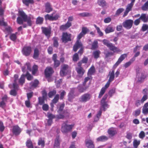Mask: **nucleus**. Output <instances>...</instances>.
<instances>
[{
  "mask_svg": "<svg viewBox=\"0 0 148 148\" xmlns=\"http://www.w3.org/2000/svg\"><path fill=\"white\" fill-rule=\"evenodd\" d=\"M108 76H109V80L105 86L103 87L101 89L98 96L99 98H100L103 96L105 93L106 89L109 86L110 82L114 79V71L112 70L111 71H110L109 73Z\"/></svg>",
  "mask_w": 148,
  "mask_h": 148,
  "instance_id": "obj_1",
  "label": "nucleus"
},
{
  "mask_svg": "<svg viewBox=\"0 0 148 148\" xmlns=\"http://www.w3.org/2000/svg\"><path fill=\"white\" fill-rule=\"evenodd\" d=\"M68 121H66L64 122L62 125L61 131L63 133H66L68 132L71 131L74 126L73 124H68Z\"/></svg>",
  "mask_w": 148,
  "mask_h": 148,
  "instance_id": "obj_2",
  "label": "nucleus"
},
{
  "mask_svg": "<svg viewBox=\"0 0 148 148\" xmlns=\"http://www.w3.org/2000/svg\"><path fill=\"white\" fill-rule=\"evenodd\" d=\"M18 13L20 16L17 17V22L18 24L21 25L23 24L24 21H27L28 17L23 11H19Z\"/></svg>",
  "mask_w": 148,
  "mask_h": 148,
  "instance_id": "obj_3",
  "label": "nucleus"
},
{
  "mask_svg": "<svg viewBox=\"0 0 148 148\" xmlns=\"http://www.w3.org/2000/svg\"><path fill=\"white\" fill-rule=\"evenodd\" d=\"M137 76L138 77L137 82L140 83H142L144 79L147 77L146 74L145 72L142 71L140 69H139L137 71Z\"/></svg>",
  "mask_w": 148,
  "mask_h": 148,
  "instance_id": "obj_4",
  "label": "nucleus"
},
{
  "mask_svg": "<svg viewBox=\"0 0 148 148\" xmlns=\"http://www.w3.org/2000/svg\"><path fill=\"white\" fill-rule=\"evenodd\" d=\"M81 48L78 51V53L81 55L83 53V48H82V45L80 41L77 40L73 47V50L75 52L77 51V49Z\"/></svg>",
  "mask_w": 148,
  "mask_h": 148,
  "instance_id": "obj_5",
  "label": "nucleus"
},
{
  "mask_svg": "<svg viewBox=\"0 0 148 148\" xmlns=\"http://www.w3.org/2000/svg\"><path fill=\"white\" fill-rule=\"evenodd\" d=\"M107 97L108 95L105 94L101 100V109L104 111H105L106 108H108V105L106 101Z\"/></svg>",
  "mask_w": 148,
  "mask_h": 148,
  "instance_id": "obj_6",
  "label": "nucleus"
},
{
  "mask_svg": "<svg viewBox=\"0 0 148 148\" xmlns=\"http://www.w3.org/2000/svg\"><path fill=\"white\" fill-rule=\"evenodd\" d=\"M133 21L131 19L126 20L123 23V27L127 29H130L132 27Z\"/></svg>",
  "mask_w": 148,
  "mask_h": 148,
  "instance_id": "obj_7",
  "label": "nucleus"
},
{
  "mask_svg": "<svg viewBox=\"0 0 148 148\" xmlns=\"http://www.w3.org/2000/svg\"><path fill=\"white\" fill-rule=\"evenodd\" d=\"M71 34H68L66 32L63 33L62 38V42L66 43L68 41H71Z\"/></svg>",
  "mask_w": 148,
  "mask_h": 148,
  "instance_id": "obj_8",
  "label": "nucleus"
},
{
  "mask_svg": "<svg viewBox=\"0 0 148 148\" xmlns=\"http://www.w3.org/2000/svg\"><path fill=\"white\" fill-rule=\"evenodd\" d=\"M91 97L90 94L88 93H86L82 95L79 98V101L83 102H85L89 100Z\"/></svg>",
  "mask_w": 148,
  "mask_h": 148,
  "instance_id": "obj_9",
  "label": "nucleus"
},
{
  "mask_svg": "<svg viewBox=\"0 0 148 148\" xmlns=\"http://www.w3.org/2000/svg\"><path fill=\"white\" fill-rule=\"evenodd\" d=\"M68 67V66L66 64H63L61 66V68L60 72V74L61 76H64L66 74Z\"/></svg>",
  "mask_w": 148,
  "mask_h": 148,
  "instance_id": "obj_10",
  "label": "nucleus"
},
{
  "mask_svg": "<svg viewBox=\"0 0 148 148\" xmlns=\"http://www.w3.org/2000/svg\"><path fill=\"white\" fill-rule=\"evenodd\" d=\"M107 47L109 48L110 50L113 51L114 52H118L121 51L120 49L115 47L112 43H110L108 45Z\"/></svg>",
  "mask_w": 148,
  "mask_h": 148,
  "instance_id": "obj_11",
  "label": "nucleus"
},
{
  "mask_svg": "<svg viewBox=\"0 0 148 148\" xmlns=\"http://www.w3.org/2000/svg\"><path fill=\"white\" fill-rule=\"evenodd\" d=\"M53 72L52 68L50 67H47L45 69V71L46 76L47 77H49L53 73Z\"/></svg>",
  "mask_w": 148,
  "mask_h": 148,
  "instance_id": "obj_12",
  "label": "nucleus"
},
{
  "mask_svg": "<svg viewBox=\"0 0 148 148\" xmlns=\"http://www.w3.org/2000/svg\"><path fill=\"white\" fill-rule=\"evenodd\" d=\"M31 51V48L30 47H24L22 49V52L24 55L25 56H28L30 54Z\"/></svg>",
  "mask_w": 148,
  "mask_h": 148,
  "instance_id": "obj_13",
  "label": "nucleus"
},
{
  "mask_svg": "<svg viewBox=\"0 0 148 148\" xmlns=\"http://www.w3.org/2000/svg\"><path fill=\"white\" fill-rule=\"evenodd\" d=\"M133 5L131 3L128 4L126 6V9L125 12H124L123 17H124L126 16L128 12L132 10V8Z\"/></svg>",
  "mask_w": 148,
  "mask_h": 148,
  "instance_id": "obj_14",
  "label": "nucleus"
},
{
  "mask_svg": "<svg viewBox=\"0 0 148 148\" xmlns=\"http://www.w3.org/2000/svg\"><path fill=\"white\" fill-rule=\"evenodd\" d=\"M86 145L88 148H94L93 142L90 139H87L85 141Z\"/></svg>",
  "mask_w": 148,
  "mask_h": 148,
  "instance_id": "obj_15",
  "label": "nucleus"
},
{
  "mask_svg": "<svg viewBox=\"0 0 148 148\" xmlns=\"http://www.w3.org/2000/svg\"><path fill=\"white\" fill-rule=\"evenodd\" d=\"M127 54H124L121 55L120 58H119L118 60L114 65V66H117L118 65L127 57Z\"/></svg>",
  "mask_w": 148,
  "mask_h": 148,
  "instance_id": "obj_16",
  "label": "nucleus"
},
{
  "mask_svg": "<svg viewBox=\"0 0 148 148\" xmlns=\"http://www.w3.org/2000/svg\"><path fill=\"white\" fill-rule=\"evenodd\" d=\"M21 132L20 128L18 126H14L13 127L12 132L14 134L16 135H18Z\"/></svg>",
  "mask_w": 148,
  "mask_h": 148,
  "instance_id": "obj_17",
  "label": "nucleus"
},
{
  "mask_svg": "<svg viewBox=\"0 0 148 148\" xmlns=\"http://www.w3.org/2000/svg\"><path fill=\"white\" fill-rule=\"evenodd\" d=\"M43 32L47 37H49L51 33V29L47 27H42Z\"/></svg>",
  "mask_w": 148,
  "mask_h": 148,
  "instance_id": "obj_18",
  "label": "nucleus"
},
{
  "mask_svg": "<svg viewBox=\"0 0 148 148\" xmlns=\"http://www.w3.org/2000/svg\"><path fill=\"white\" fill-rule=\"evenodd\" d=\"M76 70L77 73L79 77L82 76L85 72V70L82 67L76 68Z\"/></svg>",
  "mask_w": 148,
  "mask_h": 148,
  "instance_id": "obj_19",
  "label": "nucleus"
},
{
  "mask_svg": "<svg viewBox=\"0 0 148 148\" xmlns=\"http://www.w3.org/2000/svg\"><path fill=\"white\" fill-rule=\"evenodd\" d=\"M27 69L30 71L32 70L30 64L28 63L27 62L25 65L22 68V71L24 73L26 72Z\"/></svg>",
  "mask_w": 148,
  "mask_h": 148,
  "instance_id": "obj_20",
  "label": "nucleus"
},
{
  "mask_svg": "<svg viewBox=\"0 0 148 148\" xmlns=\"http://www.w3.org/2000/svg\"><path fill=\"white\" fill-rule=\"evenodd\" d=\"M71 23H66L65 25H61L60 27V29L61 30H66L71 27Z\"/></svg>",
  "mask_w": 148,
  "mask_h": 148,
  "instance_id": "obj_21",
  "label": "nucleus"
},
{
  "mask_svg": "<svg viewBox=\"0 0 148 148\" xmlns=\"http://www.w3.org/2000/svg\"><path fill=\"white\" fill-rule=\"evenodd\" d=\"M88 87L82 85H79L77 87L78 91L81 93L85 91L88 88Z\"/></svg>",
  "mask_w": 148,
  "mask_h": 148,
  "instance_id": "obj_22",
  "label": "nucleus"
},
{
  "mask_svg": "<svg viewBox=\"0 0 148 148\" xmlns=\"http://www.w3.org/2000/svg\"><path fill=\"white\" fill-rule=\"evenodd\" d=\"M97 3L102 8L106 7L107 4L105 0H98Z\"/></svg>",
  "mask_w": 148,
  "mask_h": 148,
  "instance_id": "obj_23",
  "label": "nucleus"
},
{
  "mask_svg": "<svg viewBox=\"0 0 148 148\" xmlns=\"http://www.w3.org/2000/svg\"><path fill=\"white\" fill-rule=\"evenodd\" d=\"M60 141L59 137L58 136H56L54 145V148H59Z\"/></svg>",
  "mask_w": 148,
  "mask_h": 148,
  "instance_id": "obj_24",
  "label": "nucleus"
},
{
  "mask_svg": "<svg viewBox=\"0 0 148 148\" xmlns=\"http://www.w3.org/2000/svg\"><path fill=\"white\" fill-rule=\"evenodd\" d=\"M7 97L6 95H4L2 98V101L0 102V107L3 108L5 106V102L7 100Z\"/></svg>",
  "mask_w": 148,
  "mask_h": 148,
  "instance_id": "obj_25",
  "label": "nucleus"
},
{
  "mask_svg": "<svg viewBox=\"0 0 148 148\" xmlns=\"http://www.w3.org/2000/svg\"><path fill=\"white\" fill-rule=\"evenodd\" d=\"M18 75H17L15 74L14 75V83L13 84V88L16 90L18 89V86L16 83L18 79Z\"/></svg>",
  "mask_w": 148,
  "mask_h": 148,
  "instance_id": "obj_26",
  "label": "nucleus"
},
{
  "mask_svg": "<svg viewBox=\"0 0 148 148\" xmlns=\"http://www.w3.org/2000/svg\"><path fill=\"white\" fill-rule=\"evenodd\" d=\"M139 18L140 20H141L144 22H147L148 21V16L146 14H141Z\"/></svg>",
  "mask_w": 148,
  "mask_h": 148,
  "instance_id": "obj_27",
  "label": "nucleus"
},
{
  "mask_svg": "<svg viewBox=\"0 0 148 148\" xmlns=\"http://www.w3.org/2000/svg\"><path fill=\"white\" fill-rule=\"evenodd\" d=\"M53 10L52 8L49 3H47L45 5V12L47 13H49Z\"/></svg>",
  "mask_w": 148,
  "mask_h": 148,
  "instance_id": "obj_28",
  "label": "nucleus"
},
{
  "mask_svg": "<svg viewBox=\"0 0 148 148\" xmlns=\"http://www.w3.org/2000/svg\"><path fill=\"white\" fill-rule=\"evenodd\" d=\"M39 54V51L37 48H35L34 51V54L33 56L34 58L37 59H38Z\"/></svg>",
  "mask_w": 148,
  "mask_h": 148,
  "instance_id": "obj_29",
  "label": "nucleus"
},
{
  "mask_svg": "<svg viewBox=\"0 0 148 148\" xmlns=\"http://www.w3.org/2000/svg\"><path fill=\"white\" fill-rule=\"evenodd\" d=\"M108 134L111 136H113L116 133V131L113 128L109 129L108 131Z\"/></svg>",
  "mask_w": 148,
  "mask_h": 148,
  "instance_id": "obj_30",
  "label": "nucleus"
},
{
  "mask_svg": "<svg viewBox=\"0 0 148 148\" xmlns=\"http://www.w3.org/2000/svg\"><path fill=\"white\" fill-rule=\"evenodd\" d=\"M38 84V81L37 80H34V82H32L30 83L31 86L30 88H33L36 87Z\"/></svg>",
  "mask_w": 148,
  "mask_h": 148,
  "instance_id": "obj_31",
  "label": "nucleus"
},
{
  "mask_svg": "<svg viewBox=\"0 0 148 148\" xmlns=\"http://www.w3.org/2000/svg\"><path fill=\"white\" fill-rule=\"evenodd\" d=\"M108 138L105 136H101L97 138V140L98 141H104L107 140Z\"/></svg>",
  "mask_w": 148,
  "mask_h": 148,
  "instance_id": "obj_32",
  "label": "nucleus"
},
{
  "mask_svg": "<svg viewBox=\"0 0 148 148\" xmlns=\"http://www.w3.org/2000/svg\"><path fill=\"white\" fill-rule=\"evenodd\" d=\"M140 140H137L136 139H134L133 142V145L134 148H137L138 146L140 144Z\"/></svg>",
  "mask_w": 148,
  "mask_h": 148,
  "instance_id": "obj_33",
  "label": "nucleus"
},
{
  "mask_svg": "<svg viewBox=\"0 0 148 148\" xmlns=\"http://www.w3.org/2000/svg\"><path fill=\"white\" fill-rule=\"evenodd\" d=\"M101 52L99 50H97L93 52V55L94 58H97L99 57Z\"/></svg>",
  "mask_w": 148,
  "mask_h": 148,
  "instance_id": "obj_34",
  "label": "nucleus"
},
{
  "mask_svg": "<svg viewBox=\"0 0 148 148\" xmlns=\"http://www.w3.org/2000/svg\"><path fill=\"white\" fill-rule=\"evenodd\" d=\"M114 29L113 28L110 26H108L105 29V32L106 33H109L113 32Z\"/></svg>",
  "mask_w": 148,
  "mask_h": 148,
  "instance_id": "obj_35",
  "label": "nucleus"
},
{
  "mask_svg": "<svg viewBox=\"0 0 148 148\" xmlns=\"http://www.w3.org/2000/svg\"><path fill=\"white\" fill-rule=\"evenodd\" d=\"M22 1L27 6H28L29 3H33L34 2L33 0H23Z\"/></svg>",
  "mask_w": 148,
  "mask_h": 148,
  "instance_id": "obj_36",
  "label": "nucleus"
},
{
  "mask_svg": "<svg viewBox=\"0 0 148 148\" xmlns=\"http://www.w3.org/2000/svg\"><path fill=\"white\" fill-rule=\"evenodd\" d=\"M25 75L23 74L19 79V82L20 84L22 85L25 82Z\"/></svg>",
  "mask_w": 148,
  "mask_h": 148,
  "instance_id": "obj_37",
  "label": "nucleus"
},
{
  "mask_svg": "<svg viewBox=\"0 0 148 148\" xmlns=\"http://www.w3.org/2000/svg\"><path fill=\"white\" fill-rule=\"evenodd\" d=\"M94 26L97 30V32L99 36H101L103 35V33L101 31L100 28L97 27L96 25H94Z\"/></svg>",
  "mask_w": 148,
  "mask_h": 148,
  "instance_id": "obj_38",
  "label": "nucleus"
},
{
  "mask_svg": "<svg viewBox=\"0 0 148 148\" xmlns=\"http://www.w3.org/2000/svg\"><path fill=\"white\" fill-rule=\"evenodd\" d=\"M95 71V67L93 66H92L89 69L88 73V74L91 75Z\"/></svg>",
  "mask_w": 148,
  "mask_h": 148,
  "instance_id": "obj_39",
  "label": "nucleus"
},
{
  "mask_svg": "<svg viewBox=\"0 0 148 148\" xmlns=\"http://www.w3.org/2000/svg\"><path fill=\"white\" fill-rule=\"evenodd\" d=\"M142 9L144 11H146L148 9V1H147L142 7Z\"/></svg>",
  "mask_w": 148,
  "mask_h": 148,
  "instance_id": "obj_40",
  "label": "nucleus"
},
{
  "mask_svg": "<svg viewBox=\"0 0 148 148\" xmlns=\"http://www.w3.org/2000/svg\"><path fill=\"white\" fill-rule=\"evenodd\" d=\"M124 10L123 8H120L118 9L116 12L115 14V16H118Z\"/></svg>",
  "mask_w": 148,
  "mask_h": 148,
  "instance_id": "obj_41",
  "label": "nucleus"
},
{
  "mask_svg": "<svg viewBox=\"0 0 148 148\" xmlns=\"http://www.w3.org/2000/svg\"><path fill=\"white\" fill-rule=\"evenodd\" d=\"M26 145L27 147L29 148H33V146L32 144V142L30 140H28L26 143Z\"/></svg>",
  "mask_w": 148,
  "mask_h": 148,
  "instance_id": "obj_42",
  "label": "nucleus"
},
{
  "mask_svg": "<svg viewBox=\"0 0 148 148\" xmlns=\"http://www.w3.org/2000/svg\"><path fill=\"white\" fill-rule=\"evenodd\" d=\"M79 59L78 55L77 53H75L73 56V60L74 62L77 61Z\"/></svg>",
  "mask_w": 148,
  "mask_h": 148,
  "instance_id": "obj_43",
  "label": "nucleus"
},
{
  "mask_svg": "<svg viewBox=\"0 0 148 148\" xmlns=\"http://www.w3.org/2000/svg\"><path fill=\"white\" fill-rule=\"evenodd\" d=\"M59 97V95L58 94L56 95L54 98L52 100V102L54 103H56L58 101Z\"/></svg>",
  "mask_w": 148,
  "mask_h": 148,
  "instance_id": "obj_44",
  "label": "nucleus"
},
{
  "mask_svg": "<svg viewBox=\"0 0 148 148\" xmlns=\"http://www.w3.org/2000/svg\"><path fill=\"white\" fill-rule=\"evenodd\" d=\"M43 21V18L38 17L36 19V23L37 24H41L42 23Z\"/></svg>",
  "mask_w": 148,
  "mask_h": 148,
  "instance_id": "obj_45",
  "label": "nucleus"
},
{
  "mask_svg": "<svg viewBox=\"0 0 148 148\" xmlns=\"http://www.w3.org/2000/svg\"><path fill=\"white\" fill-rule=\"evenodd\" d=\"M45 18L46 20H49L53 21V14L50 15L47 14L45 16Z\"/></svg>",
  "mask_w": 148,
  "mask_h": 148,
  "instance_id": "obj_46",
  "label": "nucleus"
},
{
  "mask_svg": "<svg viewBox=\"0 0 148 148\" xmlns=\"http://www.w3.org/2000/svg\"><path fill=\"white\" fill-rule=\"evenodd\" d=\"M58 38L56 37H54L53 38V45L54 46L56 47H57L58 45Z\"/></svg>",
  "mask_w": 148,
  "mask_h": 148,
  "instance_id": "obj_47",
  "label": "nucleus"
},
{
  "mask_svg": "<svg viewBox=\"0 0 148 148\" xmlns=\"http://www.w3.org/2000/svg\"><path fill=\"white\" fill-rule=\"evenodd\" d=\"M56 92L55 90H53L50 91L48 93L49 97L51 98L54 96L56 93Z\"/></svg>",
  "mask_w": 148,
  "mask_h": 148,
  "instance_id": "obj_48",
  "label": "nucleus"
},
{
  "mask_svg": "<svg viewBox=\"0 0 148 148\" xmlns=\"http://www.w3.org/2000/svg\"><path fill=\"white\" fill-rule=\"evenodd\" d=\"M64 107V104H62L60 105L59 110L57 111L59 114L62 113Z\"/></svg>",
  "mask_w": 148,
  "mask_h": 148,
  "instance_id": "obj_49",
  "label": "nucleus"
},
{
  "mask_svg": "<svg viewBox=\"0 0 148 148\" xmlns=\"http://www.w3.org/2000/svg\"><path fill=\"white\" fill-rule=\"evenodd\" d=\"M25 76L27 77V79L29 80H31L33 78V77L27 71V72L26 74L25 75Z\"/></svg>",
  "mask_w": 148,
  "mask_h": 148,
  "instance_id": "obj_50",
  "label": "nucleus"
},
{
  "mask_svg": "<svg viewBox=\"0 0 148 148\" xmlns=\"http://www.w3.org/2000/svg\"><path fill=\"white\" fill-rule=\"evenodd\" d=\"M89 32V30L86 27H83L82 29V32L83 33L84 35L86 34L87 32Z\"/></svg>",
  "mask_w": 148,
  "mask_h": 148,
  "instance_id": "obj_51",
  "label": "nucleus"
},
{
  "mask_svg": "<svg viewBox=\"0 0 148 148\" xmlns=\"http://www.w3.org/2000/svg\"><path fill=\"white\" fill-rule=\"evenodd\" d=\"M38 67L36 65H34L32 67V73L33 74H34L37 71Z\"/></svg>",
  "mask_w": 148,
  "mask_h": 148,
  "instance_id": "obj_52",
  "label": "nucleus"
},
{
  "mask_svg": "<svg viewBox=\"0 0 148 148\" xmlns=\"http://www.w3.org/2000/svg\"><path fill=\"white\" fill-rule=\"evenodd\" d=\"M142 30L143 31H145L147 30L148 32V25L146 24H143V25Z\"/></svg>",
  "mask_w": 148,
  "mask_h": 148,
  "instance_id": "obj_53",
  "label": "nucleus"
},
{
  "mask_svg": "<svg viewBox=\"0 0 148 148\" xmlns=\"http://www.w3.org/2000/svg\"><path fill=\"white\" fill-rule=\"evenodd\" d=\"M38 145H41L42 147H44L45 145V142L41 138H40L38 142Z\"/></svg>",
  "mask_w": 148,
  "mask_h": 148,
  "instance_id": "obj_54",
  "label": "nucleus"
},
{
  "mask_svg": "<svg viewBox=\"0 0 148 148\" xmlns=\"http://www.w3.org/2000/svg\"><path fill=\"white\" fill-rule=\"evenodd\" d=\"M115 88H112L110 90L108 94L110 97H111L115 93Z\"/></svg>",
  "mask_w": 148,
  "mask_h": 148,
  "instance_id": "obj_55",
  "label": "nucleus"
},
{
  "mask_svg": "<svg viewBox=\"0 0 148 148\" xmlns=\"http://www.w3.org/2000/svg\"><path fill=\"white\" fill-rule=\"evenodd\" d=\"M45 99V98L41 97L38 98L39 103L40 105H42L44 103Z\"/></svg>",
  "mask_w": 148,
  "mask_h": 148,
  "instance_id": "obj_56",
  "label": "nucleus"
},
{
  "mask_svg": "<svg viewBox=\"0 0 148 148\" xmlns=\"http://www.w3.org/2000/svg\"><path fill=\"white\" fill-rule=\"evenodd\" d=\"M98 42L97 41H94L92 45V48L95 49L98 47Z\"/></svg>",
  "mask_w": 148,
  "mask_h": 148,
  "instance_id": "obj_57",
  "label": "nucleus"
},
{
  "mask_svg": "<svg viewBox=\"0 0 148 148\" xmlns=\"http://www.w3.org/2000/svg\"><path fill=\"white\" fill-rule=\"evenodd\" d=\"M10 38L12 40L15 41L16 38V34H11L10 36Z\"/></svg>",
  "mask_w": 148,
  "mask_h": 148,
  "instance_id": "obj_58",
  "label": "nucleus"
},
{
  "mask_svg": "<svg viewBox=\"0 0 148 148\" xmlns=\"http://www.w3.org/2000/svg\"><path fill=\"white\" fill-rule=\"evenodd\" d=\"M145 136V133L143 131H141L139 135V137L141 139H143Z\"/></svg>",
  "mask_w": 148,
  "mask_h": 148,
  "instance_id": "obj_59",
  "label": "nucleus"
},
{
  "mask_svg": "<svg viewBox=\"0 0 148 148\" xmlns=\"http://www.w3.org/2000/svg\"><path fill=\"white\" fill-rule=\"evenodd\" d=\"M27 22L28 25L31 26L32 25V21L31 20V18L29 16L27 17Z\"/></svg>",
  "mask_w": 148,
  "mask_h": 148,
  "instance_id": "obj_60",
  "label": "nucleus"
},
{
  "mask_svg": "<svg viewBox=\"0 0 148 148\" xmlns=\"http://www.w3.org/2000/svg\"><path fill=\"white\" fill-rule=\"evenodd\" d=\"M42 109L45 111H47L49 109V106L47 104H44L42 107Z\"/></svg>",
  "mask_w": 148,
  "mask_h": 148,
  "instance_id": "obj_61",
  "label": "nucleus"
},
{
  "mask_svg": "<svg viewBox=\"0 0 148 148\" xmlns=\"http://www.w3.org/2000/svg\"><path fill=\"white\" fill-rule=\"evenodd\" d=\"M132 134L130 132L127 133V135L126 138L129 140H130L132 139Z\"/></svg>",
  "mask_w": 148,
  "mask_h": 148,
  "instance_id": "obj_62",
  "label": "nucleus"
},
{
  "mask_svg": "<svg viewBox=\"0 0 148 148\" xmlns=\"http://www.w3.org/2000/svg\"><path fill=\"white\" fill-rule=\"evenodd\" d=\"M54 66L56 68L60 64V61L58 60L54 61Z\"/></svg>",
  "mask_w": 148,
  "mask_h": 148,
  "instance_id": "obj_63",
  "label": "nucleus"
},
{
  "mask_svg": "<svg viewBox=\"0 0 148 148\" xmlns=\"http://www.w3.org/2000/svg\"><path fill=\"white\" fill-rule=\"evenodd\" d=\"M102 42L107 47L110 43L108 40L106 39H104L103 40H102Z\"/></svg>",
  "mask_w": 148,
  "mask_h": 148,
  "instance_id": "obj_64",
  "label": "nucleus"
}]
</instances>
